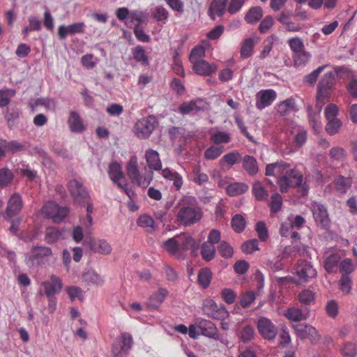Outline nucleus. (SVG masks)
<instances>
[{"label": "nucleus", "mask_w": 357, "mask_h": 357, "mask_svg": "<svg viewBox=\"0 0 357 357\" xmlns=\"http://www.w3.org/2000/svg\"><path fill=\"white\" fill-rule=\"evenodd\" d=\"M203 216L195 197L185 196L178 202L176 220L184 226H190L198 222Z\"/></svg>", "instance_id": "f257e3e1"}, {"label": "nucleus", "mask_w": 357, "mask_h": 357, "mask_svg": "<svg viewBox=\"0 0 357 357\" xmlns=\"http://www.w3.org/2000/svg\"><path fill=\"white\" fill-rule=\"evenodd\" d=\"M126 172L132 181L138 186L146 188L153 179V173L144 167V172L141 173L138 167V160L135 155L130 157L126 165Z\"/></svg>", "instance_id": "f03ea898"}, {"label": "nucleus", "mask_w": 357, "mask_h": 357, "mask_svg": "<svg viewBox=\"0 0 357 357\" xmlns=\"http://www.w3.org/2000/svg\"><path fill=\"white\" fill-rule=\"evenodd\" d=\"M108 176L111 181L115 184L122 192H125L127 196L133 200L136 194L135 191L129 187V183L123 172L121 165L117 162H112L108 167Z\"/></svg>", "instance_id": "7ed1b4c3"}, {"label": "nucleus", "mask_w": 357, "mask_h": 357, "mask_svg": "<svg viewBox=\"0 0 357 357\" xmlns=\"http://www.w3.org/2000/svg\"><path fill=\"white\" fill-rule=\"evenodd\" d=\"M295 66H304L308 63L311 54L305 50L303 40L299 37H294L288 40Z\"/></svg>", "instance_id": "20e7f679"}, {"label": "nucleus", "mask_w": 357, "mask_h": 357, "mask_svg": "<svg viewBox=\"0 0 357 357\" xmlns=\"http://www.w3.org/2000/svg\"><path fill=\"white\" fill-rule=\"evenodd\" d=\"M203 314L210 318L225 320L229 317V312L224 305H218L212 298H208L202 303Z\"/></svg>", "instance_id": "39448f33"}, {"label": "nucleus", "mask_w": 357, "mask_h": 357, "mask_svg": "<svg viewBox=\"0 0 357 357\" xmlns=\"http://www.w3.org/2000/svg\"><path fill=\"white\" fill-rule=\"evenodd\" d=\"M295 276L294 283L302 284L315 279L317 276V272L310 262L301 261L296 266Z\"/></svg>", "instance_id": "423d86ee"}, {"label": "nucleus", "mask_w": 357, "mask_h": 357, "mask_svg": "<svg viewBox=\"0 0 357 357\" xmlns=\"http://www.w3.org/2000/svg\"><path fill=\"white\" fill-rule=\"evenodd\" d=\"M259 334L268 341H274L278 334L276 325L268 318L259 316L256 321Z\"/></svg>", "instance_id": "0eeeda50"}, {"label": "nucleus", "mask_w": 357, "mask_h": 357, "mask_svg": "<svg viewBox=\"0 0 357 357\" xmlns=\"http://www.w3.org/2000/svg\"><path fill=\"white\" fill-rule=\"evenodd\" d=\"M68 213V207L59 206L54 202H47L41 209V213L45 218H51L56 223L62 222Z\"/></svg>", "instance_id": "6e6552de"}, {"label": "nucleus", "mask_w": 357, "mask_h": 357, "mask_svg": "<svg viewBox=\"0 0 357 357\" xmlns=\"http://www.w3.org/2000/svg\"><path fill=\"white\" fill-rule=\"evenodd\" d=\"M282 174L278 180V184L282 192H287L290 187L299 186L303 181L301 173L296 169H287Z\"/></svg>", "instance_id": "1a4fd4ad"}, {"label": "nucleus", "mask_w": 357, "mask_h": 357, "mask_svg": "<svg viewBox=\"0 0 357 357\" xmlns=\"http://www.w3.org/2000/svg\"><path fill=\"white\" fill-rule=\"evenodd\" d=\"M52 250L48 247H34L25 255V263L29 267L39 266L43 262L45 258L52 255Z\"/></svg>", "instance_id": "9d476101"}, {"label": "nucleus", "mask_w": 357, "mask_h": 357, "mask_svg": "<svg viewBox=\"0 0 357 357\" xmlns=\"http://www.w3.org/2000/svg\"><path fill=\"white\" fill-rule=\"evenodd\" d=\"M157 121L155 117L148 116L138 120L134 126L135 135L140 139L148 138L155 130Z\"/></svg>", "instance_id": "9b49d317"}, {"label": "nucleus", "mask_w": 357, "mask_h": 357, "mask_svg": "<svg viewBox=\"0 0 357 357\" xmlns=\"http://www.w3.org/2000/svg\"><path fill=\"white\" fill-rule=\"evenodd\" d=\"M133 344L132 337L130 333H123L112 345L113 357H126Z\"/></svg>", "instance_id": "f8f14e48"}, {"label": "nucleus", "mask_w": 357, "mask_h": 357, "mask_svg": "<svg viewBox=\"0 0 357 357\" xmlns=\"http://www.w3.org/2000/svg\"><path fill=\"white\" fill-rule=\"evenodd\" d=\"M296 335L302 339H310L312 342H316L320 339V335L317 329L311 325L297 324L293 326Z\"/></svg>", "instance_id": "ddd939ff"}, {"label": "nucleus", "mask_w": 357, "mask_h": 357, "mask_svg": "<svg viewBox=\"0 0 357 357\" xmlns=\"http://www.w3.org/2000/svg\"><path fill=\"white\" fill-rule=\"evenodd\" d=\"M68 190L75 202L81 203L89 199V195L83 184L76 179L69 181Z\"/></svg>", "instance_id": "4468645a"}, {"label": "nucleus", "mask_w": 357, "mask_h": 357, "mask_svg": "<svg viewBox=\"0 0 357 357\" xmlns=\"http://www.w3.org/2000/svg\"><path fill=\"white\" fill-rule=\"evenodd\" d=\"M277 93L273 89L259 91L256 95V107L262 110L270 106L276 99Z\"/></svg>", "instance_id": "2eb2a0df"}, {"label": "nucleus", "mask_w": 357, "mask_h": 357, "mask_svg": "<svg viewBox=\"0 0 357 357\" xmlns=\"http://www.w3.org/2000/svg\"><path fill=\"white\" fill-rule=\"evenodd\" d=\"M311 209L317 224L323 228L328 227L330 220L326 208L317 202H313L311 206Z\"/></svg>", "instance_id": "dca6fc26"}, {"label": "nucleus", "mask_w": 357, "mask_h": 357, "mask_svg": "<svg viewBox=\"0 0 357 357\" xmlns=\"http://www.w3.org/2000/svg\"><path fill=\"white\" fill-rule=\"evenodd\" d=\"M197 328L201 331V334L206 337L215 340L219 339V332L215 324L210 320L199 319L196 321Z\"/></svg>", "instance_id": "f3484780"}, {"label": "nucleus", "mask_w": 357, "mask_h": 357, "mask_svg": "<svg viewBox=\"0 0 357 357\" xmlns=\"http://www.w3.org/2000/svg\"><path fill=\"white\" fill-rule=\"evenodd\" d=\"M144 158L146 160L148 170L160 172L162 169V161L160 158L159 153L157 151L152 149H148L145 151Z\"/></svg>", "instance_id": "a211bd4d"}, {"label": "nucleus", "mask_w": 357, "mask_h": 357, "mask_svg": "<svg viewBox=\"0 0 357 357\" xmlns=\"http://www.w3.org/2000/svg\"><path fill=\"white\" fill-rule=\"evenodd\" d=\"M41 286L44 288L46 296L51 297L60 292L63 287V284L59 277L52 275L50 276V280L42 282Z\"/></svg>", "instance_id": "6ab92c4d"}, {"label": "nucleus", "mask_w": 357, "mask_h": 357, "mask_svg": "<svg viewBox=\"0 0 357 357\" xmlns=\"http://www.w3.org/2000/svg\"><path fill=\"white\" fill-rule=\"evenodd\" d=\"M22 208V196L15 192L11 195L8 201L6 210V214L8 217L11 218L17 215Z\"/></svg>", "instance_id": "aec40b11"}, {"label": "nucleus", "mask_w": 357, "mask_h": 357, "mask_svg": "<svg viewBox=\"0 0 357 357\" xmlns=\"http://www.w3.org/2000/svg\"><path fill=\"white\" fill-rule=\"evenodd\" d=\"M89 247L93 252L102 255H110L112 252V245L105 239H93L89 243Z\"/></svg>", "instance_id": "412c9836"}, {"label": "nucleus", "mask_w": 357, "mask_h": 357, "mask_svg": "<svg viewBox=\"0 0 357 357\" xmlns=\"http://www.w3.org/2000/svg\"><path fill=\"white\" fill-rule=\"evenodd\" d=\"M85 24L84 22H77L68 26L61 25L58 29V34L59 38L65 39L68 34H77L83 33L85 29Z\"/></svg>", "instance_id": "4be33fe9"}, {"label": "nucleus", "mask_w": 357, "mask_h": 357, "mask_svg": "<svg viewBox=\"0 0 357 357\" xmlns=\"http://www.w3.org/2000/svg\"><path fill=\"white\" fill-rule=\"evenodd\" d=\"M160 172L162 176L165 179L173 182V185L177 190L182 188L183 180L180 174L169 167L162 169Z\"/></svg>", "instance_id": "5701e85b"}, {"label": "nucleus", "mask_w": 357, "mask_h": 357, "mask_svg": "<svg viewBox=\"0 0 357 357\" xmlns=\"http://www.w3.org/2000/svg\"><path fill=\"white\" fill-rule=\"evenodd\" d=\"M193 70L198 75L208 76L216 72L218 68L215 64H210L205 60L199 61L192 64Z\"/></svg>", "instance_id": "b1692460"}, {"label": "nucleus", "mask_w": 357, "mask_h": 357, "mask_svg": "<svg viewBox=\"0 0 357 357\" xmlns=\"http://www.w3.org/2000/svg\"><path fill=\"white\" fill-rule=\"evenodd\" d=\"M256 336L255 327L248 324H242L238 333L239 340L243 343L252 342Z\"/></svg>", "instance_id": "393cba45"}, {"label": "nucleus", "mask_w": 357, "mask_h": 357, "mask_svg": "<svg viewBox=\"0 0 357 357\" xmlns=\"http://www.w3.org/2000/svg\"><path fill=\"white\" fill-rule=\"evenodd\" d=\"M167 291L165 289H159L158 291L153 294L149 298L146 305L150 309H158L162 303L165 301Z\"/></svg>", "instance_id": "a878e982"}, {"label": "nucleus", "mask_w": 357, "mask_h": 357, "mask_svg": "<svg viewBox=\"0 0 357 357\" xmlns=\"http://www.w3.org/2000/svg\"><path fill=\"white\" fill-rule=\"evenodd\" d=\"M162 248L172 255L179 257L181 254V248L179 246L178 236H176L165 241L162 243Z\"/></svg>", "instance_id": "bb28decb"}, {"label": "nucleus", "mask_w": 357, "mask_h": 357, "mask_svg": "<svg viewBox=\"0 0 357 357\" xmlns=\"http://www.w3.org/2000/svg\"><path fill=\"white\" fill-rule=\"evenodd\" d=\"M204 102L201 99L195 101L185 102L179 107V111L182 114H189L199 111L203 107Z\"/></svg>", "instance_id": "cd10ccee"}, {"label": "nucleus", "mask_w": 357, "mask_h": 357, "mask_svg": "<svg viewBox=\"0 0 357 357\" xmlns=\"http://www.w3.org/2000/svg\"><path fill=\"white\" fill-rule=\"evenodd\" d=\"M179 246L181 252L186 250H194L197 248V244L195 240L188 234L178 235Z\"/></svg>", "instance_id": "c85d7f7f"}, {"label": "nucleus", "mask_w": 357, "mask_h": 357, "mask_svg": "<svg viewBox=\"0 0 357 357\" xmlns=\"http://www.w3.org/2000/svg\"><path fill=\"white\" fill-rule=\"evenodd\" d=\"M284 316L291 321H301L307 319V313H304L300 308L292 307L288 308L284 312Z\"/></svg>", "instance_id": "c756f323"}, {"label": "nucleus", "mask_w": 357, "mask_h": 357, "mask_svg": "<svg viewBox=\"0 0 357 357\" xmlns=\"http://www.w3.org/2000/svg\"><path fill=\"white\" fill-rule=\"evenodd\" d=\"M14 178L15 174L12 169L7 167L0 168V190L10 186Z\"/></svg>", "instance_id": "7c9ffc66"}, {"label": "nucleus", "mask_w": 357, "mask_h": 357, "mask_svg": "<svg viewBox=\"0 0 357 357\" xmlns=\"http://www.w3.org/2000/svg\"><path fill=\"white\" fill-rule=\"evenodd\" d=\"M70 129L73 132H81L84 126L79 115L75 112H70L68 121Z\"/></svg>", "instance_id": "2f4dec72"}, {"label": "nucleus", "mask_w": 357, "mask_h": 357, "mask_svg": "<svg viewBox=\"0 0 357 357\" xmlns=\"http://www.w3.org/2000/svg\"><path fill=\"white\" fill-rule=\"evenodd\" d=\"M249 189L247 184L241 182L231 183L226 188V192L230 197L241 195L246 192Z\"/></svg>", "instance_id": "473e14b6"}, {"label": "nucleus", "mask_w": 357, "mask_h": 357, "mask_svg": "<svg viewBox=\"0 0 357 357\" xmlns=\"http://www.w3.org/2000/svg\"><path fill=\"white\" fill-rule=\"evenodd\" d=\"M228 0H213L210 6L209 12L212 19L215 16H221L224 14Z\"/></svg>", "instance_id": "72a5a7b5"}, {"label": "nucleus", "mask_w": 357, "mask_h": 357, "mask_svg": "<svg viewBox=\"0 0 357 357\" xmlns=\"http://www.w3.org/2000/svg\"><path fill=\"white\" fill-rule=\"evenodd\" d=\"M289 164L284 162H278L275 163L268 164L266 168V175H280L284 173V170H286L287 169H289Z\"/></svg>", "instance_id": "f704fd0d"}, {"label": "nucleus", "mask_w": 357, "mask_h": 357, "mask_svg": "<svg viewBox=\"0 0 357 357\" xmlns=\"http://www.w3.org/2000/svg\"><path fill=\"white\" fill-rule=\"evenodd\" d=\"M341 257L337 253H332L326 257L324 261V268L328 273H333L337 270Z\"/></svg>", "instance_id": "c9c22d12"}, {"label": "nucleus", "mask_w": 357, "mask_h": 357, "mask_svg": "<svg viewBox=\"0 0 357 357\" xmlns=\"http://www.w3.org/2000/svg\"><path fill=\"white\" fill-rule=\"evenodd\" d=\"M80 204H86V217L83 218H81L80 219V222H81L82 225L86 229H89L93 224V218H92V215H91L92 213H93V211H94L93 204V203H92V202L91 200L90 197H89L88 200H86V202H82Z\"/></svg>", "instance_id": "e433bc0d"}, {"label": "nucleus", "mask_w": 357, "mask_h": 357, "mask_svg": "<svg viewBox=\"0 0 357 357\" xmlns=\"http://www.w3.org/2000/svg\"><path fill=\"white\" fill-rule=\"evenodd\" d=\"M277 110L281 115H286L291 112H296L298 108L294 98H288L277 105Z\"/></svg>", "instance_id": "4c0bfd02"}, {"label": "nucleus", "mask_w": 357, "mask_h": 357, "mask_svg": "<svg viewBox=\"0 0 357 357\" xmlns=\"http://www.w3.org/2000/svg\"><path fill=\"white\" fill-rule=\"evenodd\" d=\"M243 167L249 175H255L259 171L257 162L253 156L245 155L243 159Z\"/></svg>", "instance_id": "58836bf2"}, {"label": "nucleus", "mask_w": 357, "mask_h": 357, "mask_svg": "<svg viewBox=\"0 0 357 357\" xmlns=\"http://www.w3.org/2000/svg\"><path fill=\"white\" fill-rule=\"evenodd\" d=\"M147 22V16L144 12L135 10L131 13L127 22V24L128 25L130 24V26L132 25H134L135 27H136V26H139L141 24L146 23Z\"/></svg>", "instance_id": "ea45409f"}, {"label": "nucleus", "mask_w": 357, "mask_h": 357, "mask_svg": "<svg viewBox=\"0 0 357 357\" xmlns=\"http://www.w3.org/2000/svg\"><path fill=\"white\" fill-rule=\"evenodd\" d=\"M242 160L241 155L236 151L230 152L225 155L220 160L221 166H224L225 164L229 167L233 166L235 164L239 163Z\"/></svg>", "instance_id": "a19ab883"}, {"label": "nucleus", "mask_w": 357, "mask_h": 357, "mask_svg": "<svg viewBox=\"0 0 357 357\" xmlns=\"http://www.w3.org/2000/svg\"><path fill=\"white\" fill-rule=\"evenodd\" d=\"M138 226L145 228L148 232L152 233L155 230L154 220L149 215H142L137 220Z\"/></svg>", "instance_id": "79ce46f5"}, {"label": "nucleus", "mask_w": 357, "mask_h": 357, "mask_svg": "<svg viewBox=\"0 0 357 357\" xmlns=\"http://www.w3.org/2000/svg\"><path fill=\"white\" fill-rule=\"evenodd\" d=\"M263 16L262 8L259 6H256L250 8L245 16V20L248 24H255L259 21Z\"/></svg>", "instance_id": "37998d69"}, {"label": "nucleus", "mask_w": 357, "mask_h": 357, "mask_svg": "<svg viewBox=\"0 0 357 357\" xmlns=\"http://www.w3.org/2000/svg\"><path fill=\"white\" fill-rule=\"evenodd\" d=\"M298 298L301 305H310L314 303L316 298V295L313 291L309 289H306L302 290L298 294Z\"/></svg>", "instance_id": "c03bdc74"}, {"label": "nucleus", "mask_w": 357, "mask_h": 357, "mask_svg": "<svg viewBox=\"0 0 357 357\" xmlns=\"http://www.w3.org/2000/svg\"><path fill=\"white\" fill-rule=\"evenodd\" d=\"M256 42L252 38L245 39L241 48V56L243 59L250 57L253 54V48Z\"/></svg>", "instance_id": "a18cd8bd"}, {"label": "nucleus", "mask_w": 357, "mask_h": 357, "mask_svg": "<svg viewBox=\"0 0 357 357\" xmlns=\"http://www.w3.org/2000/svg\"><path fill=\"white\" fill-rule=\"evenodd\" d=\"M132 54L134 59L143 66L149 64V57L142 46L138 45L132 50Z\"/></svg>", "instance_id": "49530a36"}, {"label": "nucleus", "mask_w": 357, "mask_h": 357, "mask_svg": "<svg viewBox=\"0 0 357 357\" xmlns=\"http://www.w3.org/2000/svg\"><path fill=\"white\" fill-rule=\"evenodd\" d=\"M331 92L332 89L331 88L317 87V103L319 106V112L321 111L326 100L331 96Z\"/></svg>", "instance_id": "de8ad7c7"}, {"label": "nucleus", "mask_w": 357, "mask_h": 357, "mask_svg": "<svg viewBox=\"0 0 357 357\" xmlns=\"http://www.w3.org/2000/svg\"><path fill=\"white\" fill-rule=\"evenodd\" d=\"M216 253V250L214 245H212L209 243L204 242L201 248V254L202 258L205 261H211L212 260Z\"/></svg>", "instance_id": "09e8293b"}, {"label": "nucleus", "mask_w": 357, "mask_h": 357, "mask_svg": "<svg viewBox=\"0 0 357 357\" xmlns=\"http://www.w3.org/2000/svg\"><path fill=\"white\" fill-rule=\"evenodd\" d=\"M252 194L258 201L266 199L268 196L267 190L263 187L260 181H255L253 183Z\"/></svg>", "instance_id": "8fccbe9b"}, {"label": "nucleus", "mask_w": 357, "mask_h": 357, "mask_svg": "<svg viewBox=\"0 0 357 357\" xmlns=\"http://www.w3.org/2000/svg\"><path fill=\"white\" fill-rule=\"evenodd\" d=\"M231 227L236 233H241L245 227L246 221L241 214H236L231 218Z\"/></svg>", "instance_id": "3c124183"}, {"label": "nucleus", "mask_w": 357, "mask_h": 357, "mask_svg": "<svg viewBox=\"0 0 357 357\" xmlns=\"http://www.w3.org/2000/svg\"><path fill=\"white\" fill-rule=\"evenodd\" d=\"M211 141L216 144H226L231 141V137L227 132L216 131L211 134Z\"/></svg>", "instance_id": "603ef678"}, {"label": "nucleus", "mask_w": 357, "mask_h": 357, "mask_svg": "<svg viewBox=\"0 0 357 357\" xmlns=\"http://www.w3.org/2000/svg\"><path fill=\"white\" fill-rule=\"evenodd\" d=\"M351 180L350 178L339 176L335 181L336 189L341 193L347 192L350 188Z\"/></svg>", "instance_id": "864d4df0"}, {"label": "nucleus", "mask_w": 357, "mask_h": 357, "mask_svg": "<svg viewBox=\"0 0 357 357\" xmlns=\"http://www.w3.org/2000/svg\"><path fill=\"white\" fill-rule=\"evenodd\" d=\"M192 181L199 185H202L208 181V176L205 173H202L200 167H195L192 172Z\"/></svg>", "instance_id": "5fc2aeb1"}, {"label": "nucleus", "mask_w": 357, "mask_h": 357, "mask_svg": "<svg viewBox=\"0 0 357 357\" xmlns=\"http://www.w3.org/2000/svg\"><path fill=\"white\" fill-rule=\"evenodd\" d=\"M211 272L208 268L202 269L198 274V282L203 287L206 288L211 281Z\"/></svg>", "instance_id": "6e6d98bb"}, {"label": "nucleus", "mask_w": 357, "mask_h": 357, "mask_svg": "<svg viewBox=\"0 0 357 357\" xmlns=\"http://www.w3.org/2000/svg\"><path fill=\"white\" fill-rule=\"evenodd\" d=\"M61 233L54 227H49L45 230V240L48 243H53L59 240Z\"/></svg>", "instance_id": "4d7b16f0"}, {"label": "nucleus", "mask_w": 357, "mask_h": 357, "mask_svg": "<svg viewBox=\"0 0 357 357\" xmlns=\"http://www.w3.org/2000/svg\"><path fill=\"white\" fill-rule=\"evenodd\" d=\"M223 153V146H211L204 152V158L207 160H215Z\"/></svg>", "instance_id": "13d9d810"}, {"label": "nucleus", "mask_w": 357, "mask_h": 357, "mask_svg": "<svg viewBox=\"0 0 357 357\" xmlns=\"http://www.w3.org/2000/svg\"><path fill=\"white\" fill-rule=\"evenodd\" d=\"M342 126V123L339 119L328 120V123L325 128L326 131L330 135H335L339 132Z\"/></svg>", "instance_id": "bf43d9fd"}, {"label": "nucleus", "mask_w": 357, "mask_h": 357, "mask_svg": "<svg viewBox=\"0 0 357 357\" xmlns=\"http://www.w3.org/2000/svg\"><path fill=\"white\" fill-rule=\"evenodd\" d=\"M205 48L202 46H197L192 50L189 58L190 61L193 64L199 61H202L205 56Z\"/></svg>", "instance_id": "052dcab7"}, {"label": "nucleus", "mask_w": 357, "mask_h": 357, "mask_svg": "<svg viewBox=\"0 0 357 357\" xmlns=\"http://www.w3.org/2000/svg\"><path fill=\"white\" fill-rule=\"evenodd\" d=\"M241 249L245 254H252L255 251L259 250V241L256 238L248 241L242 244Z\"/></svg>", "instance_id": "680f3d73"}, {"label": "nucleus", "mask_w": 357, "mask_h": 357, "mask_svg": "<svg viewBox=\"0 0 357 357\" xmlns=\"http://www.w3.org/2000/svg\"><path fill=\"white\" fill-rule=\"evenodd\" d=\"M255 299L256 294L253 291H249L241 295L240 304L242 307L246 308L250 307Z\"/></svg>", "instance_id": "e2e57ef3"}, {"label": "nucleus", "mask_w": 357, "mask_h": 357, "mask_svg": "<svg viewBox=\"0 0 357 357\" xmlns=\"http://www.w3.org/2000/svg\"><path fill=\"white\" fill-rule=\"evenodd\" d=\"M85 279L88 282L98 286H102L105 282L104 278L93 271L86 273Z\"/></svg>", "instance_id": "0e129e2a"}, {"label": "nucleus", "mask_w": 357, "mask_h": 357, "mask_svg": "<svg viewBox=\"0 0 357 357\" xmlns=\"http://www.w3.org/2000/svg\"><path fill=\"white\" fill-rule=\"evenodd\" d=\"M66 291L72 301H74L76 298L82 300L84 298V291L79 287H76V286L67 287L66 288Z\"/></svg>", "instance_id": "69168bd1"}, {"label": "nucleus", "mask_w": 357, "mask_h": 357, "mask_svg": "<svg viewBox=\"0 0 357 357\" xmlns=\"http://www.w3.org/2000/svg\"><path fill=\"white\" fill-rule=\"evenodd\" d=\"M218 250L224 258H230L234 254L233 248L226 241H221L218 247Z\"/></svg>", "instance_id": "338daca9"}, {"label": "nucleus", "mask_w": 357, "mask_h": 357, "mask_svg": "<svg viewBox=\"0 0 357 357\" xmlns=\"http://www.w3.org/2000/svg\"><path fill=\"white\" fill-rule=\"evenodd\" d=\"M342 354L345 357H355L357 354V346L353 342H347L341 349Z\"/></svg>", "instance_id": "774afa93"}]
</instances>
